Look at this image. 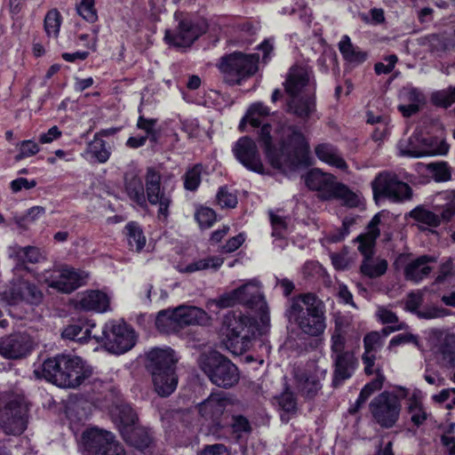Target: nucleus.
Instances as JSON below:
<instances>
[{
    "label": "nucleus",
    "instance_id": "obj_4",
    "mask_svg": "<svg viewBox=\"0 0 455 455\" xmlns=\"http://www.w3.org/2000/svg\"><path fill=\"white\" fill-rule=\"evenodd\" d=\"M92 373L90 366L79 356L58 355L46 359L41 366L44 379L60 387L76 388Z\"/></svg>",
    "mask_w": 455,
    "mask_h": 455
},
{
    "label": "nucleus",
    "instance_id": "obj_30",
    "mask_svg": "<svg viewBox=\"0 0 455 455\" xmlns=\"http://www.w3.org/2000/svg\"><path fill=\"white\" fill-rule=\"evenodd\" d=\"M78 307L86 311L105 312L109 307V299L102 291H88L82 294Z\"/></svg>",
    "mask_w": 455,
    "mask_h": 455
},
{
    "label": "nucleus",
    "instance_id": "obj_53",
    "mask_svg": "<svg viewBox=\"0 0 455 455\" xmlns=\"http://www.w3.org/2000/svg\"><path fill=\"white\" fill-rule=\"evenodd\" d=\"M427 40L432 52H445L455 48V41L441 37L435 34L428 36Z\"/></svg>",
    "mask_w": 455,
    "mask_h": 455
},
{
    "label": "nucleus",
    "instance_id": "obj_36",
    "mask_svg": "<svg viewBox=\"0 0 455 455\" xmlns=\"http://www.w3.org/2000/svg\"><path fill=\"white\" fill-rule=\"evenodd\" d=\"M387 261L379 257H367L363 258L361 266L360 272L363 276L369 278H378L382 276L387 269Z\"/></svg>",
    "mask_w": 455,
    "mask_h": 455
},
{
    "label": "nucleus",
    "instance_id": "obj_45",
    "mask_svg": "<svg viewBox=\"0 0 455 455\" xmlns=\"http://www.w3.org/2000/svg\"><path fill=\"white\" fill-rule=\"evenodd\" d=\"M92 330L89 327H83L80 324L68 325L62 331L64 339L76 340L81 343L87 342L91 338Z\"/></svg>",
    "mask_w": 455,
    "mask_h": 455
},
{
    "label": "nucleus",
    "instance_id": "obj_9",
    "mask_svg": "<svg viewBox=\"0 0 455 455\" xmlns=\"http://www.w3.org/2000/svg\"><path fill=\"white\" fill-rule=\"evenodd\" d=\"M28 403L22 395H12L0 403V429L6 435H20L27 428Z\"/></svg>",
    "mask_w": 455,
    "mask_h": 455
},
{
    "label": "nucleus",
    "instance_id": "obj_20",
    "mask_svg": "<svg viewBox=\"0 0 455 455\" xmlns=\"http://www.w3.org/2000/svg\"><path fill=\"white\" fill-rule=\"evenodd\" d=\"M235 158L248 170L262 173L264 167L260 160L257 145L251 138H240L233 147Z\"/></svg>",
    "mask_w": 455,
    "mask_h": 455
},
{
    "label": "nucleus",
    "instance_id": "obj_46",
    "mask_svg": "<svg viewBox=\"0 0 455 455\" xmlns=\"http://www.w3.org/2000/svg\"><path fill=\"white\" fill-rule=\"evenodd\" d=\"M203 165L196 164L188 168L183 175L184 188L189 191H196L202 181Z\"/></svg>",
    "mask_w": 455,
    "mask_h": 455
},
{
    "label": "nucleus",
    "instance_id": "obj_8",
    "mask_svg": "<svg viewBox=\"0 0 455 455\" xmlns=\"http://www.w3.org/2000/svg\"><path fill=\"white\" fill-rule=\"evenodd\" d=\"M259 57L257 53L245 54L235 52L222 56L218 68L224 81L229 85L240 84L258 70Z\"/></svg>",
    "mask_w": 455,
    "mask_h": 455
},
{
    "label": "nucleus",
    "instance_id": "obj_10",
    "mask_svg": "<svg viewBox=\"0 0 455 455\" xmlns=\"http://www.w3.org/2000/svg\"><path fill=\"white\" fill-rule=\"evenodd\" d=\"M331 341V357L334 368L332 385L339 387L353 376L358 361L352 351L345 350L346 339L339 331H335Z\"/></svg>",
    "mask_w": 455,
    "mask_h": 455
},
{
    "label": "nucleus",
    "instance_id": "obj_51",
    "mask_svg": "<svg viewBox=\"0 0 455 455\" xmlns=\"http://www.w3.org/2000/svg\"><path fill=\"white\" fill-rule=\"evenodd\" d=\"M408 411L411 415V422L417 427L422 425L427 419V414L426 411L421 403L415 398L410 399Z\"/></svg>",
    "mask_w": 455,
    "mask_h": 455
},
{
    "label": "nucleus",
    "instance_id": "obj_41",
    "mask_svg": "<svg viewBox=\"0 0 455 455\" xmlns=\"http://www.w3.org/2000/svg\"><path fill=\"white\" fill-rule=\"evenodd\" d=\"M410 217L419 223L427 225L431 228H436L440 225L439 214L429 211L423 205L417 206L411 210L410 212Z\"/></svg>",
    "mask_w": 455,
    "mask_h": 455
},
{
    "label": "nucleus",
    "instance_id": "obj_1",
    "mask_svg": "<svg viewBox=\"0 0 455 455\" xmlns=\"http://www.w3.org/2000/svg\"><path fill=\"white\" fill-rule=\"evenodd\" d=\"M240 305L256 311L259 315L260 325L254 317L242 312H229L224 317L227 327L225 345L234 355L247 352L258 335L265 334L269 327L270 316L267 302L259 283L251 280L237 288Z\"/></svg>",
    "mask_w": 455,
    "mask_h": 455
},
{
    "label": "nucleus",
    "instance_id": "obj_25",
    "mask_svg": "<svg viewBox=\"0 0 455 455\" xmlns=\"http://www.w3.org/2000/svg\"><path fill=\"white\" fill-rule=\"evenodd\" d=\"M124 189L133 203L141 208L147 207L146 204V185L136 170H131L124 174Z\"/></svg>",
    "mask_w": 455,
    "mask_h": 455
},
{
    "label": "nucleus",
    "instance_id": "obj_60",
    "mask_svg": "<svg viewBox=\"0 0 455 455\" xmlns=\"http://www.w3.org/2000/svg\"><path fill=\"white\" fill-rule=\"evenodd\" d=\"M218 204L222 208H235L237 204L236 196L228 191L224 187L220 188L216 196Z\"/></svg>",
    "mask_w": 455,
    "mask_h": 455
},
{
    "label": "nucleus",
    "instance_id": "obj_39",
    "mask_svg": "<svg viewBox=\"0 0 455 455\" xmlns=\"http://www.w3.org/2000/svg\"><path fill=\"white\" fill-rule=\"evenodd\" d=\"M124 233L131 250L139 252L144 248L146 236L138 223L133 221L127 223L124 227Z\"/></svg>",
    "mask_w": 455,
    "mask_h": 455
},
{
    "label": "nucleus",
    "instance_id": "obj_62",
    "mask_svg": "<svg viewBox=\"0 0 455 455\" xmlns=\"http://www.w3.org/2000/svg\"><path fill=\"white\" fill-rule=\"evenodd\" d=\"M364 352L377 353L381 346V338L377 331L368 333L363 339Z\"/></svg>",
    "mask_w": 455,
    "mask_h": 455
},
{
    "label": "nucleus",
    "instance_id": "obj_29",
    "mask_svg": "<svg viewBox=\"0 0 455 455\" xmlns=\"http://www.w3.org/2000/svg\"><path fill=\"white\" fill-rule=\"evenodd\" d=\"M112 154V146L103 139L93 138L86 145L84 153L82 155L90 162L105 164Z\"/></svg>",
    "mask_w": 455,
    "mask_h": 455
},
{
    "label": "nucleus",
    "instance_id": "obj_23",
    "mask_svg": "<svg viewBox=\"0 0 455 455\" xmlns=\"http://www.w3.org/2000/svg\"><path fill=\"white\" fill-rule=\"evenodd\" d=\"M315 111L316 104L314 92L306 97L299 95L289 96L287 100V112L303 121L308 120Z\"/></svg>",
    "mask_w": 455,
    "mask_h": 455
},
{
    "label": "nucleus",
    "instance_id": "obj_52",
    "mask_svg": "<svg viewBox=\"0 0 455 455\" xmlns=\"http://www.w3.org/2000/svg\"><path fill=\"white\" fill-rule=\"evenodd\" d=\"M231 428L237 438L249 435L252 430L250 421L243 415L232 417Z\"/></svg>",
    "mask_w": 455,
    "mask_h": 455
},
{
    "label": "nucleus",
    "instance_id": "obj_34",
    "mask_svg": "<svg viewBox=\"0 0 455 455\" xmlns=\"http://www.w3.org/2000/svg\"><path fill=\"white\" fill-rule=\"evenodd\" d=\"M338 46L343 59L349 63L359 65L367 59V53L361 51L359 47L355 46L350 37L347 35L341 37Z\"/></svg>",
    "mask_w": 455,
    "mask_h": 455
},
{
    "label": "nucleus",
    "instance_id": "obj_58",
    "mask_svg": "<svg viewBox=\"0 0 455 455\" xmlns=\"http://www.w3.org/2000/svg\"><path fill=\"white\" fill-rule=\"evenodd\" d=\"M278 403L286 412H294L297 410V401L294 394L286 388L277 398Z\"/></svg>",
    "mask_w": 455,
    "mask_h": 455
},
{
    "label": "nucleus",
    "instance_id": "obj_21",
    "mask_svg": "<svg viewBox=\"0 0 455 455\" xmlns=\"http://www.w3.org/2000/svg\"><path fill=\"white\" fill-rule=\"evenodd\" d=\"M285 92L289 96L299 95L306 87L315 91L316 83L313 79L312 71L304 67L291 68L286 78Z\"/></svg>",
    "mask_w": 455,
    "mask_h": 455
},
{
    "label": "nucleus",
    "instance_id": "obj_27",
    "mask_svg": "<svg viewBox=\"0 0 455 455\" xmlns=\"http://www.w3.org/2000/svg\"><path fill=\"white\" fill-rule=\"evenodd\" d=\"M175 313L180 329L188 325H206L210 321L208 314L197 307L180 306L175 308Z\"/></svg>",
    "mask_w": 455,
    "mask_h": 455
},
{
    "label": "nucleus",
    "instance_id": "obj_37",
    "mask_svg": "<svg viewBox=\"0 0 455 455\" xmlns=\"http://www.w3.org/2000/svg\"><path fill=\"white\" fill-rule=\"evenodd\" d=\"M223 264V259L211 256L204 259H196L191 263H188L185 266H178L177 269L180 273L182 274H192L197 271H202L205 269H214L217 270Z\"/></svg>",
    "mask_w": 455,
    "mask_h": 455
},
{
    "label": "nucleus",
    "instance_id": "obj_14",
    "mask_svg": "<svg viewBox=\"0 0 455 455\" xmlns=\"http://www.w3.org/2000/svg\"><path fill=\"white\" fill-rule=\"evenodd\" d=\"M107 349L116 355L124 354L132 349L136 342L134 331L124 322H108L102 329Z\"/></svg>",
    "mask_w": 455,
    "mask_h": 455
},
{
    "label": "nucleus",
    "instance_id": "obj_40",
    "mask_svg": "<svg viewBox=\"0 0 455 455\" xmlns=\"http://www.w3.org/2000/svg\"><path fill=\"white\" fill-rule=\"evenodd\" d=\"M156 325L157 330L164 333L176 332L180 330L178 319H176L175 309L160 311L156 319Z\"/></svg>",
    "mask_w": 455,
    "mask_h": 455
},
{
    "label": "nucleus",
    "instance_id": "obj_61",
    "mask_svg": "<svg viewBox=\"0 0 455 455\" xmlns=\"http://www.w3.org/2000/svg\"><path fill=\"white\" fill-rule=\"evenodd\" d=\"M376 353L364 352L362 356V361L364 365V372L367 375L376 374V377L379 374H383L380 367L375 366Z\"/></svg>",
    "mask_w": 455,
    "mask_h": 455
},
{
    "label": "nucleus",
    "instance_id": "obj_38",
    "mask_svg": "<svg viewBox=\"0 0 455 455\" xmlns=\"http://www.w3.org/2000/svg\"><path fill=\"white\" fill-rule=\"evenodd\" d=\"M385 380L384 374H379L378 377H375L371 382L367 383L363 389L361 390L358 398L355 403L351 405L348 411L351 414L357 412L363 404L368 400V398L377 390L381 389L383 383Z\"/></svg>",
    "mask_w": 455,
    "mask_h": 455
},
{
    "label": "nucleus",
    "instance_id": "obj_31",
    "mask_svg": "<svg viewBox=\"0 0 455 455\" xmlns=\"http://www.w3.org/2000/svg\"><path fill=\"white\" fill-rule=\"evenodd\" d=\"M431 261H433L431 257L422 255L409 262L404 268L406 280L411 281L415 283L422 281L431 272V267L428 266V263Z\"/></svg>",
    "mask_w": 455,
    "mask_h": 455
},
{
    "label": "nucleus",
    "instance_id": "obj_35",
    "mask_svg": "<svg viewBox=\"0 0 455 455\" xmlns=\"http://www.w3.org/2000/svg\"><path fill=\"white\" fill-rule=\"evenodd\" d=\"M423 135L414 132L408 139L401 140L397 144L399 154L403 156L422 157Z\"/></svg>",
    "mask_w": 455,
    "mask_h": 455
},
{
    "label": "nucleus",
    "instance_id": "obj_13",
    "mask_svg": "<svg viewBox=\"0 0 455 455\" xmlns=\"http://www.w3.org/2000/svg\"><path fill=\"white\" fill-rule=\"evenodd\" d=\"M146 203L158 206L157 215L166 219L169 216V207L172 203V191L173 188H168L166 181L162 183V177L159 172L153 167L147 169L146 176Z\"/></svg>",
    "mask_w": 455,
    "mask_h": 455
},
{
    "label": "nucleus",
    "instance_id": "obj_57",
    "mask_svg": "<svg viewBox=\"0 0 455 455\" xmlns=\"http://www.w3.org/2000/svg\"><path fill=\"white\" fill-rule=\"evenodd\" d=\"M355 224V219L353 218H345L342 221V226L334 230L330 234L329 240L331 243H339L341 242L348 235L350 232V227Z\"/></svg>",
    "mask_w": 455,
    "mask_h": 455
},
{
    "label": "nucleus",
    "instance_id": "obj_12",
    "mask_svg": "<svg viewBox=\"0 0 455 455\" xmlns=\"http://www.w3.org/2000/svg\"><path fill=\"white\" fill-rule=\"evenodd\" d=\"M373 197L377 201L386 198L393 203H402L412 197L411 188L392 172H381L371 181Z\"/></svg>",
    "mask_w": 455,
    "mask_h": 455
},
{
    "label": "nucleus",
    "instance_id": "obj_19",
    "mask_svg": "<svg viewBox=\"0 0 455 455\" xmlns=\"http://www.w3.org/2000/svg\"><path fill=\"white\" fill-rule=\"evenodd\" d=\"M33 348L29 335L17 332L0 339V355L6 359L17 360L27 356Z\"/></svg>",
    "mask_w": 455,
    "mask_h": 455
},
{
    "label": "nucleus",
    "instance_id": "obj_3",
    "mask_svg": "<svg viewBox=\"0 0 455 455\" xmlns=\"http://www.w3.org/2000/svg\"><path fill=\"white\" fill-rule=\"evenodd\" d=\"M284 315L290 323L309 337L318 338L326 329L325 305L312 292L300 293L291 299Z\"/></svg>",
    "mask_w": 455,
    "mask_h": 455
},
{
    "label": "nucleus",
    "instance_id": "obj_47",
    "mask_svg": "<svg viewBox=\"0 0 455 455\" xmlns=\"http://www.w3.org/2000/svg\"><path fill=\"white\" fill-rule=\"evenodd\" d=\"M427 170L437 182L447 181L451 178V172L446 162L430 163L427 165Z\"/></svg>",
    "mask_w": 455,
    "mask_h": 455
},
{
    "label": "nucleus",
    "instance_id": "obj_54",
    "mask_svg": "<svg viewBox=\"0 0 455 455\" xmlns=\"http://www.w3.org/2000/svg\"><path fill=\"white\" fill-rule=\"evenodd\" d=\"M77 13L85 20L93 23L98 20L94 0H81L76 5Z\"/></svg>",
    "mask_w": 455,
    "mask_h": 455
},
{
    "label": "nucleus",
    "instance_id": "obj_50",
    "mask_svg": "<svg viewBox=\"0 0 455 455\" xmlns=\"http://www.w3.org/2000/svg\"><path fill=\"white\" fill-rule=\"evenodd\" d=\"M401 97L403 101L409 104H416L420 108L426 104L424 93L419 89L413 86L404 87L401 92Z\"/></svg>",
    "mask_w": 455,
    "mask_h": 455
},
{
    "label": "nucleus",
    "instance_id": "obj_33",
    "mask_svg": "<svg viewBox=\"0 0 455 455\" xmlns=\"http://www.w3.org/2000/svg\"><path fill=\"white\" fill-rule=\"evenodd\" d=\"M122 435L128 443L140 451H145L152 443L151 435L142 427L133 426L129 429L122 430Z\"/></svg>",
    "mask_w": 455,
    "mask_h": 455
},
{
    "label": "nucleus",
    "instance_id": "obj_43",
    "mask_svg": "<svg viewBox=\"0 0 455 455\" xmlns=\"http://www.w3.org/2000/svg\"><path fill=\"white\" fill-rule=\"evenodd\" d=\"M116 418L119 421L121 433L122 430H126L135 426L138 421L137 413L129 404L116 406Z\"/></svg>",
    "mask_w": 455,
    "mask_h": 455
},
{
    "label": "nucleus",
    "instance_id": "obj_28",
    "mask_svg": "<svg viewBox=\"0 0 455 455\" xmlns=\"http://www.w3.org/2000/svg\"><path fill=\"white\" fill-rule=\"evenodd\" d=\"M315 154L320 161L331 167L340 171H347L348 168L339 149L331 143L323 142L318 144L315 148Z\"/></svg>",
    "mask_w": 455,
    "mask_h": 455
},
{
    "label": "nucleus",
    "instance_id": "obj_59",
    "mask_svg": "<svg viewBox=\"0 0 455 455\" xmlns=\"http://www.w3.org/2000/svg\"><path fill=\"white\" fill-rule=\"evenodd\" d=\"M239 295H238V291H237V288L231 291H228V292H225L223 293L222 295H220L217 299H216V305L220 307V308H226V307H234L237 304H240V299H239Z\"/></svg>",
    "mask_w": 455,
    "mask_h": 455
},
{
    "label": "nucleus",
    "instance_id": "obj_26",
    "mask_svg": "<svg viewBox=\"0 0 455 455\" xmlns=\"http://www.w3.org/2000/svg\"><path fill=\"white\" fill-rule=\"evenodd\" d=\"M228 405V399L223 393H213L198 404V411L205 419L218 420Z\"/></svg>",
    "mask_w": 455,
    "mask_h": 455
},
{
    "label": "nucleus",
    "instance_id": "obj_15",
    "mask_svg": "<svg viewBox=\"0 0 455 455\" xmlns=\"http://www.w3.org/2000/svg\"><path fill=\"white\" fill-rule=\"evenodd\" d=\"M3 298L10 305H39L44 299L43 291L34 283L23 277H14L10 286L3 292Z\"/></svg>",
    "mask_w": 455,
    "mask_h": 455
},
{
    "label": "nucleus",
    "instance_id": "obj_2",
    "mask_svg": "<svg viewBox=\"0 0 455 455\" xmlns=\"http://www.w3.org/2000/svg\"><path fill=\"white\" fill-rule=\"evenodd\" d=\"M270 132L271 126L263 124L259 140L272 167L287 173L307 163L309 145L299 127L289 125L283 129L279 148L272 144Z\"/></svg>",
    "mask_w": 455,
    "mask_h": 455
},
{
    "label": "nucleus",
    "instance_id": "obj_64",
    "mask_svg": "<svg viewBox=\"0 0 455 455\" xmlns=\"http://www.w3.org/2000/svg\"><path fill=\"white\" fill-rule=\"evenodd\" d=\"M433 399L439 403H443L451 399V404L447 405V407L451 409L452 405H455V388L443 389L439 394L435 395Z\"/></svg>",
    "mask_w": 455,
    "mask_h": 455
},
{
    "label": "nucleus",
    "instance_id": "obj_48",
    "mask_svg": "<svg viewBox=\"0 0 455 455\" xmlns=\"http://www.w3.org/2000/svg\"><path fill=\"white\" fill-rule=\"evenodd\" d=\"M61 24V16L57 10H51L44 18V30L48 36L57 37Z\"/></svg>",
    "mask_w": 455,
    "mask_h": 455
},
{
    "label": "nucleus",
    "instance_id": "obj_22",
    "mask_svg": "<svg viewBox=\"0 0 455 455\" xmlns=\"http://www.w3.org/2000/svg\"><path fill=\"white\" fill-rule=\"evenodd\" d=\"M296 388L306 399L315 398L322 388L318 377L311 369L296 367L293 370Z\"/></svg>",
    "mask_w": 455,
    "mask_h": 455
},
{
    "label": "nucleus",
    "instance_id": "obj_42",
    "mask_svg": "<svg viewBox=\"0 0 455 455\" xmlns=\"http://www.w3.org/2000/svg\"><path fill=\"white\" fill-rule=\"evenodd\" d=\"M448 151L449 145L444 140L423 136L422 157L446 155Z\"/></svg>",
    "mask_w": 455,
    "mask_h": 455
},
{
    "label": "nucleus",
    "instance_id": "obj_5",
    "mask_svg": "<svg viewBox=\"0 0 455 455\" xmlns=\"http://www.w3.org/2000/svg\"><path fill=\"white\" fill-rule=\"evenodd\" d=\"M146 358V369L151 374L155 391L160 396H169L178 384L173 350L156 347L147 353Z\"/></svg>",
    "mask_w": 455,
    "mask_h": 455
},
{
    "label": "nucleus",
    "instance_id": "obj_17",
    "mask_svg": "<svg viewBox=\"0 0 455 455\" xmlns=\"http://www.w3.org/2000/svg\"><path fill=\"white\" fill-rule=\"evenodd\" d=\"M206 30L205 21L185 18L179 21L175 30H166L164 39L175 47H189Z\"/></svg>",
    "mask_w": 455,
    "mask_h": 455
},
{
    "label": "nucleus",
    "instance_id": "obj_7",
    "mask_svg": "<svg viewBox=\"0 0 455 455\" xmlns=\"http://www.w3.org/2000/svg\"><path fill=\"white\" fill-rule=\"evenodd\" d=\"M200 368L213 385L221 388H231L240 379L237 366L228 357L216 351L202 356Z\"/></svg>",
    "mask_w": 455,
    "mask_h": 455
},
{
    "label": "nucleus",
    "instance_id": "obj_6",
    "mask_svg": "<svg viewBox=\"0 0 455 455\" xmlns=\"http://www.w3.org/2000/svg\"><path fill=\"white\" fill-rule=\"evenodd\" d=\"M305 182L310 190L318 192L319 197L323 200H340L343 205L349 208L357 207L360 204L357 194L345 184L337 181L334 175L323 172L320 169L309 171Z\"/></svg>",
    "mask_w": 455,
    "mask_h": 455
},
{
    "label": "nucleus",
    "instance_id": "obj_11",
    "mask_svg": "<svg viewBox=\"0 0 455 455\" xmlns=\"http://www.w3.org/2000/svg\"><path fill=\"white\" fill-rule=\"evenodd\" d=\"M88 274L68 265L56 266L37 275L39 282L64 293H70L84 285Z\"/></svg>",
    "mask_w": 455,
    "mask_h": 455
},
{
    "label": "nucleus",
    "instance_id": "obj_18",
    "mask_svg": "<svg viewBox=\"0 0 455 455\" xmlns=\"http://www.w3.org/2000/svg\"><path fill=\"white\" fill-rule=\"evenodd\" d=\"M116 440L113 433L96 427L86 428L81 436L80 448L86 455H100Z\"/></svg>",
    "mask_w": 455,
    "mask_h": 455
},
{
    "label": "nucleus",
    "instance_id": "obj_55",
    "mask_svg": "<svg viewBox=\"0 0 455 455\" xmlns=\"http://www.w3.org/2000/svg\"><path fill=\"white\" fill-rule=\"evenodd\" d=\"M195 218L202 228H209L216 221V213L209 207H201L196 211Z\"/></svg>",
    "mask_w": 455,
    "mask_h": 455
},
{
    "label": "nucleus",
    "instance_id": "obj_44",
    "mask_svg": "<svg viewBox=\"0 0 455 455\" xmlns=\"http://www.w3.org/2000/svg\"><path fill=\"white\" fill-rule=\"evenodd\" d=\"M269 219L273 229L272 236L277 238L281 242L278 246L283 248L286 245V243L283 241V239L288 228L287 219L274 213L273 212H269Z\"/></svg>",
    "mask_w": 455,
    "mask_h": 455
},
{
    "label": "nucleus",
    "instance_id": "obj_56",
    "mask_svg": "<svg viewBox=\"0 0 455 455\" xmlns=\"http://www.w3.org/2000/svg\"><path fill=\"white\" fill-rule=\"evenodd\" d=\"M19 154L15 156L17 161L35 156L40 151V148L34 140H26L19 144Z\"/></svg>",
    "mask_w": 455,
    "mask_h": 455
},
{
    "label": "nucleus",
    "instance_id": "obj_49",
    "mask_svg": "<svg viewBox=\"0 0 455 455\" xmlns=\"http://www.w3.org/2000/svg\"><path fill=\"white\" fill-rule=\"evenodd\" d=\"M431 100L434 105L438 107L448 108L451 106L455 102V87L433 92Z\"/></svg>",
    "mask_w": 455,
    "mask_h": 455
},
{
    "label": "nucleus",
    "instance_id": "obj_32",
    "mask_svg": "<svg viewBox=\"0 0 455 455\" xmlns=\"http://www.w3.org/2000/svg\"><path fill=\"white\" fill-rule=\"evenodd\" d=\"M12 254L15 256L20 263L17 264L15 271L18 272L21 269H28L24 265L25 262L36 264L44 259V255L41 250L35 246H19L15 245L12 248Z\"/></svg>",
    "mask_w": 455,
    "mask_h": 455
},
{
    "label": "nucleus",
    "instance_id": "obj_24",
    "mask_svg": "<svg viewBox=\"0 0 455 455\" xmlns=\"http://www.w3.org/2000/svg\"><path fill=\"white\" fill-rule=\"evenodd\" d=\"M379 224L380 214L377 213L369 222L366 232L359 235L355 239V242L359 243L358 251L363 255V258L373 256L376 240L380 234Z\"/></svg>",
    "mask_w": 455,
    "mask_h": 455
},
{
    "label": "nucleus",
    "instance_id": "obj_63",
    "mask_svg": "<svg viewBox=\"0 0 455 455\" xmlns=\"http://www.w3.org/2000/svg\"><path fill=\"white\" fill-rule=\"evenodd\" d=\"M36 186V181L35 180H28L26 178H18L13 180L11 184V189L13 193H18L21 189H31Z\"/></svg>",
    "mask_w": 455,
    "mask_h": 455
},
{
    "label": "nucleus",
    "instance_id": "obj_16",
    "mask_svg": "<svg viewBox=\"0 0 455 455\" xmlns=\"http://www.w3.org/2000/svg\"><path fill=\"white\" fill-rule=\"evenodd\" d=\"M370 409L379 425L390 428L399 418L401 403L395 395L383 392L371 402Z\"/></svg>",
    "mask_w": 455,
    "mask_h": 455
}]
</instances>
